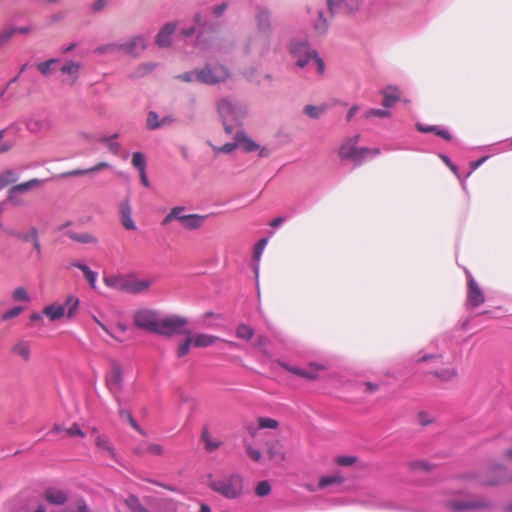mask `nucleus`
Instances as JSON below:
<instances>
[{
    "label": "nucleus",
    "mask_w": 512,
    "mask_h": 512,
    "mask_svg": "<svg viewBox=\"0 0 512 512\" xmlns=\"http://www.w3.org/2000/svg\"><path fill=\"white\" fill-rule=\"evenodd\" d=\"M211 489L227 499H236L243 494L244 482L239 474H230L210 481Z\"/></svg>",
    "instance_id": "obj_1"
},
{
    "label": "nucleus",
    "mask_w": 512,
    "mask_h": 512,
    "mask_svg": "<svg viewBox=\"0 0 512 512\" xmlns=\"http://www.w3.org/2000/svg\"><path fill=\"white\" fill-rule=\"evenodd\" d=\"M184 211V206L173 207L163 219L162 224L167 225L177 220L183 229L193 231L200 229L208 217L207 215L200 214H184Z\"/></svg>",
    "instance_id": "obj_2"
},
{
    "label": "nucleus",
    "mask_w": 512,
    "mask_h": 512,
    "mask_svg": "<svg viewBox=\"0 0 512 512\" xmlns=\"http://www.w3.org/2000/svg\"><path fill=\"white\" fill-rule=\"evenodd\" d=\"M218 112L226 133L231 134L234 127L240 124L246 111L242 106L236 105L229 100H221L218 104Z\"/></svg>",
    "instance_id": "obj_3"
},
{
    "label": "nucleus",
    "mask_w": 512,
    "mask_h": 512,
    "mask_svg": "<svg viewBox=\"0 0 512 512\" xmlns=\"http://www.w3.org/2000/svg\"><path fill=\"white\" fill-rule=\"evenodd\" d=\"M290 53L296 61V65L304 68L310 61H314L317 71L322 74L325 69L323 60L318 57L317 52L312 50L306 42H293L290 45Z\"/></svg>",
    "instance_id": "obj_4"
},
{
    "label": "nucleus",
    "mask_w": 512,
    "mask_h": 512,
    "mask_svg": "<svg viewBox=\"0 0 512 512\" xmlns=\"http://www.w3.org/2000/svg\"><path fill=\"white\" fill-rule=\"evenodd\" d=\"M479 482L485 486H498L512 483V476L507 477V467L502 463H495L484 471Z\"/></svg>",
    "instance_id": "obj_5"
},
{
    "label": "nucleus",
    "mask_w": 512,
    "mask_h": 512,
    "mask_svg": "<svg viewBox=\"0 0 512 512\" xmlns=\"http://www.w3.org/2000/svg\"><path fill=\"white\" fill-rule=\"evenodd\" d=\"M359 135L348 138L339 148L338 156L342 160H352L356 165H360L366 157L367 150L358 148Z\"/></svg>",
    "instance_id": "obj_6"
},
{
    "label": "nucleus",
    "mask_w": 512,
    "mask_h": 512,
    "mask_svg": "<svg viewBox=\"0 0 512 512\" xmlns=\"http://www.w3.org/2000/svg\"><path fill=\"white\" fill-rule=\"evenodd\" d=\"M229 77L228 70L222 65H206L197 70V80L204 84H216L225 81Z\"/></svg>",
    "instance_id": "obj_7"
},
{
    "label": "nucleus",
    "mask_w": 512,
    "mask_h": 512,
    "mask_svg": "<svg viewBox=\"0 0 512 512\" xmlns=\"http://www.w3.org/2000/svg\"><path fill=\"white\" fill-rule=\"evenodd\" d=\"M90 433L94 437V444L97 451L106 458L113 461H117V454L114 445L112 444L109 437L105 434H101L97 427H91Z\"/></svg>",
    "instance_id": "obj_8"
},
{
    "label": "nucleus",
    "mask_w": 512,
    "mask_h": 512,
    "mask_svg": "<svg viewBox=\"0 0 512 512\" xmlns=\"http://www.w3.org/2000/svg\"><path fill=\"white\" fill-rule=\"evenodd\" d=\"M187 324V319L180 316H170L166 318H159L157 324L156 334L163 336H172L180 332V330Z\"/></svg>",
    "instance_id": "obj_9"
},
{
    "label": "nucleus",
    "mask_w": 512,
    "mask_h": 512,
    "mask_svg": "<svg viewBox=\"0 0 512 512\" xmlns=\"http://www.w3.org/2000/svg\"><path fill=\"white\" fill-rule=\"evenodd\" d=\"M159 316L156 311L141 309L134 314V324L140 329L155 333Z\"/></svg>",
    "instance_id": "obj_10"
},
{
    "label": "nucleus",
    "mask_w": 512,
    "mask_h": 512,
    "mask_svg": "<svg viewBox=\"0 0 512 512\" xmlns=\"http://www.w3.org/2000/svg\"><path fill=\"white\" fill-rule=\"evenodd\" d=\"M467 276L466 306L468 309H474L485 302V295L475 279L470 274Z\"/></svg>",
    "instance_id": "obj_11"
},
{
    "label": "nucleus",
    "mask_w": 512,
    "mask_h": 512,
    "mask_svg": "<svg viewBox=\"0 0 512 512\" xmlns=\"http://www.w3.org/2000/svg\"><path fill=\"white\" fill-rule=\"evenodd\" d=\"M363 0H339L334 2L333 0H327V6L331 16L336 13L351 14L359 10Z\"/></svg>",
    "instance_id": "obj_12"
},
{
    "label": "nucleus",
    "mask_w": 512,
    "mask_h": 512,
    "mask_svg": "<svg viewBox=\"0 0 512 512\" xmlns=\"http://www.w3.org/2000/svg\"><path fill=\"white\" fill-rule=\"evenodd\" d=\"M491 506L490 502L485 498H474L466 501H451L449 507L453 511L482 510Z\"/></svg>",
    "instance_id": "obj_13"
},
{
    "label": "nucleus",
    "mask_w": 512,
    "mask_h": 512,
    "mask_svg": "<svg viewBox=\"0 0 512 512\" xmlns=\"http://www.w3.org/2000/svg\"><path fill=\"white\" fill-rule=\"evenodd\" d=\"M120 220L123 227L127 230H136L135 222L132 219V209L128 199H125L120 204Z\"/></svg>",
    "instance_id": "obj_14"
},
{
    "label": "nucleus",
    "mask_w": 512,
    "mask_h": 512,
    "mask_svg": "<svg viewBox=\"0 0 512 512\" xmlns=\"http://www.w3.org/2000/svg\"><path fill=\"white\" fill-rule=\"evenodd\" d=\"M256 24L259 32H269L272 28L270 11L264 7H257L256 9Z\"/></svg>",
    "instance_id": "obj_15"
},
{
    "label": "nucleus",
    "mask_w": 512,
    "mask_h": 512,
    "mask_svg": "<svg viewBox=\"0 0 512 512\" xmlns=\"http://www.w3.org/2000/svg\"><path fill=\"white\" fill-rule=\"evenodd\" d=\"M11 352L24 362H29L31 359V344L27 340H18L11 347Z\"/></svg>",
    "instance_id": "obj_16"
},
{
    "label": "nucleus",
    "mask_w": 512,
    "mask_h": 512,
    "mask_svg": "<svg viewBox=\"0 0 512 512\" xmlns=\"http://www.w3.org/2000/svg\"><path fill=\"white\" fill-rule=\"evenodd\" d=\"M44 498L50 504L63 505L68 500V495L63 490L48 488L44 493Z\"/></svg>",
    "instance_id": "obj_17"
},
{
    "label": "nucleus",
    "mask_w": 512,
    "mask_h": 512,
    "mask_svg": "<svg viewBox=\"0 0 512 512\" xmlns=\"http://www.w3.org/2000/svg\"><path fill=\"white\" fill-rule=\"evenodd\" d=\"M191 338L193 340V347L195 348H205L221 340L218 336L205 333H199L194 335L191 333Z\"/></svg>",
    "instance_id": "obj_18"
},
{
    "label": "nucleus",
    "mask_w": 512,
    "mask_h": 512,
    "mask_svg": "<svg viewBox=\"0 0 512 512\" xmlns=\"http://www.w3.org/2000/svg\"><path fill=\"white\" fill-rule=\"evenodd\" d=\"M120 45L122 46V50L129 55H137L139 51L146 49V41L140 36L134 37L129 43Z\"/></svg>",
    "instance_id": "obj_19"
},
{
    "label": "nucleus",
    "mask_w": 512,
    "mask_h": 512,
    "mask_svg": "<svg viewBox=\"0 0 512 512\" xmlns=\"http://www.w3.org/2000/svg\"><path fill=\"white\" fill-rule=\"evenodd\" d=\"M175 30V25L168 23L163 26L156 37V43L160 47H168L171 44V36Z\"/></svg>",
    "instance_id": "obj_20"
},
{
    "label": "nucleus",
    "mask_w": 512,
    "mask_h": 512,
    "mask_svg": "<svg viewBox=\"0 0 512 512\" xmlns=\"http://www.w3.org/2000/svg\"><path fill=\"white\" fill-rule=\"evenodd\" d=\"M6 233L9 236H12L22 242H30L32 243L36 238L39 237L38 229L35 226H31L25 232H17L13 230H8Z\"/></svg>",
    "instance_id": "obj_21"
},
{
    "label": "nucleus",
    "mask_w": 512,
    "mask_h": 512,
    "mask_svg": "<svg viewBox=\"0 0 512 512\" xmlns=\"http://www.w3.org/2000/svg\"><path fill=\"white\" fill-rule=\"evenodd\" d=\"M152 285V281L149 279H140V280H128L126 287V292L132 294L142 293L150 288Z\"/></svg>",
    "instance_id": "obj_22"
},
{
    "label": "nucleus",
    "mask_w": 512,
    "mask_h": 512,
    "mask_svg": "<svg viewBox=\"0 0 512 512\" xmlns=\"http://www.w3.org/2000/svg\"><path fill=\"white\" fill-rule=\"evenodd\" d=\"M441 382H451L458 377V371L455 367H444L431 372Z\"/></svg>",
    "instance_id": "obj_23"
},
{
    "label": "nucleus",
    "mask_w": 512,
    "mask_h": 512,
    "mask_svg": "<svg viewBox=\"0 0 512 512\" xmlns=\"http://www.w3.org/2000/svg\"><path fill=\"white\" fill-rule=\"evenodd\" d=\"M201 441L204 443L205 449L209 452H213L221 446V441L213 437L207 427H204L202 430Z\"/></svg>",
    "instance_id": "obj_24"
},
{
    "label": "nucleus",
    "mask_w": 512,
    "mask_h": 512,
    "mask_svg": "<svg viewBox=\"0 0 512 512\" xmlns=\"http://www.w3.org/2000/svg\"><path fill=\"white\" fill-rule=\"evenodd\" d=\"M383 106L385 108L393 107L400 99V93L395 87H388L382 92Z\"/></svg>",
    "instance_id": "obj_25"
},
{
    "label": "nucleus",
    "mask_w": 512,
    "mask_h": 512,
    "mask_svg": "<svg viewBox=\"0 0 512 512\" xmlns=\"http://www.w3.org/2000/svg\"><path fill=\"white\" fill-rule=\"evenodd\" d=\"M122 373L121 368L117 363L112 365L110 374L107 378V384L110 389H117L121 387Z\"/></svg>",
    "instance_id": "obj_26"
},
{
    "label": "nucleus",
    "mask_w": 512,
    "mask_h": 512,
    "mask_svg": "<svg viewBox=\"0 0 512 512\" xmlns=\"http://www.w3.org/2000/svg\"><path fill=\"white\" fill-rule=\"evenodd\" d=\"M42 312L51 321H56L65 315V306L60 304L47 305Z\"/></svg>",
    "instance_id": "obj_27"
},
{
    "label": "nucleus",
    "mask_w": 512,
    "mask_h": 512,
    "mask_svg": "<svg viewBox=\"0 0 512 512\" xmlns=\"http://www.w3.org/2000/svg\"><path fill=\"white\" fill-rule=\"evenodd\" d=\"M82 65L79 62L70 61L61 67V72L68 74L72 77L71 85H74L78 79V73L81 70Z\"/></svg>",
    "instance_id": "obj_28"
},
{
    "label": "nucleus",
    "mask_w": 512,
    "mask_h": 512,
    "mask_svg": "<svg viewBox=\"0 0 512 512\" xmlns=\"http://www.w3.org/2000/svg\"><path fill=\"white\" fill-rule=\"evenodd\" d=\"M67 236L73 241H76L79 243H84V244H95L98 242V239L94 235L87 233V232L76 233L73 231H69V232H67Z\"/></svg>",
    "instance_id": "obj_29"
},
{
    "label": "nucleus",
    "mask_w": 512,
    "mask_h": 512,
    "mask_svg": "<svg viewBox=\"0 0 512 512\" xmlns=\"http://www.w3.org/2000/svg\"><path fill=\"white\" fill-rule=\"evenodd\" d=\"M109 164L107 162H100L97 165L88 168V169H76L69 172H66L63 174L64 177H70V176H81L88 173L98 172L102 169L108 168Z\"/></svg>",
    "instance_id": "obj_30"
},
{
    "label": "nucleus",
    "mask_w": 512,
    "mask_h": 512,
    "mask_svg": "<svg viewBox=\"0 0 512 512\" xmlns=\"http://www.w3.org/2000/svg\"><path fill=\"white\" fill-rule=\"evenodd\" d=\"M235 140L246 152H253L259 148V146L251 138L247 137L243 133H237Z\"/></svg>",
    "instance_id": "obj_31"
},
{
    "label": "nucleus",
    "mask_w": 512,
    "mask_h": 512,
    "mask_svg": "<svg viewBox=\"0 0 512 512\" xmlns=\"http://www.w3.org/2000/svg\"><path fill=\"white\" fill-rule=\"evenodd\" d=\"M43 183H44V180L38 179V178H33V179H30V180H28L26 182L13 185L11 187V189H13L14 191H16L18 193H21V192H25V191H28L30 189H33L35 187H38V186L42 185Z\"/></svg>",
    "instance_id": "obj_32"
},
{
    "label": "nucleus",
    "mask_w": 512,
    "mask_h": 512,
    "mask_svg": "<svg viewBox=\"0 0 512 512\" xmlns=\"http://www.w3.org/2000/svg\"><path fill=\"white\" fill-rule=\"evenodd\" d=\"M72 266L80 269L90 286L94 289L96 287L97 273L92 271L87 265L82 263H73Z\"/></svg>",
    "instance_id": "obj_33"
},
{
    "label": "nucleus",
    "mask_w": 512,
    "mask_h": 512,
    "mask_svg": "<svg viewBox=\"0 0 512 512\" xmlns=\"http://www.w3.org/2000/svg\"><path fill=\"white\" fill-rule=\"evenodd\" d=\"M19 179V175L13 170H5L0 173V189L14 184Z\"/></svg>",
    "instance_id": "obj_34"
},
{
    "label": "nucleus",
    "mask_w": 512,
    "mask_h": 512,
    "mask_svg": "<svg viewBox=\"0 0 512 512\" xmlns=\"http://www.w3.org/2000/svg\"><path fill=\"white\" fill-rule=\"evenodd\" d=\"M267 454L269 455L270 459L273 460L283 461L285 459L281 444L278 441L271 443L268 446Z\"/></svg>",
    "instance_id": "obj_35"
},
{
    "label": "nucleus",
    "mask_w": 512,
    "mask_h": 512,
    "mask_svg": "<svg viewBox=\"0 0 512 512\" xmlns=\"http://www.w3.org/2000/svg\"><path fill=\"white\" fill-rule=\"evenodd\" d=\"M164 447L157 443H148L145 445L143 449L139 451V453L143 455H154V456H162L164 455Z\"/></svg>",
    "instance_id": "obj_36"
},
{
    "label": "nucleus",
    "mask_w": 512,
    "mask_h": 512,
    "mask_svg": "<svg viewBox=\"0 0 512 512\" xmlns=\"http://www.w3.org/2000/svg\"><path fill=\"white\" fill-rule=\"evenodd\" d=\"M318 19L314 22V29L319 34H324L328 30V21L324 17V12L322 10L316 11Z\"/></svg>",
    "instance_id": "obj_37"
},
{
    "label": "nucleus",
    "mask_w": 512,
    "mask_h": 512,
    "mask_svg": "<svg viewBox=\"0 0 512 512\" xmlns=\"http://www.w3.org/2000/svg\"><path fill=\"white\" fill-rule=\"evenodd\" d=\"M344 478L341 475H327L320 478L318 486L325 488L333 484H342Z\"/></svg>",
    "instance_id": "obj_38"
},
{
    "label": "nucleus",
    "mask_w": 512,
    "mask_h": 512,
    "mask_svg": "<svg viewBox=\"0 0 512 512\" xmlns=\"http://www.w3.org/2000/svg\"><path fill=\"white\" fill-rule=\"evenodd\" d=\"M117 138L118 134L116 133L110 137L101 139V142L105 143L109 151L115 155L118 154L121 150V145L116 141Z\"/></svg>",
    "instance_id": "obj_39"
},
{
    "label": "nucleus",
    "mask_w": 512,
    "mask_h": 512,
    "mask_svg": "<svg viewBox=\"0 0 512 512\" xmlns=\"http://www.w3.org/2000/svg\"><path fill=\"white\" fill-rule=\"evenodd\" d=\"M127 281L120 277H105L104 282L107 286L126 291Z\"/></svg>",
    "instance_id": "obj_40"
},
{
    "label": "nucleus",
    "mask_w": 512,
    "mask_h": 512,
    "mask_svg": "<svg viewBox=\"0 0 512 512\" xmlns=\"http://www.w3.org/2000/svg\"><path fill=\"white\" fill-rule=\"evenodd\" d=\"M187 339L178 346L177 357L182 358L189 353L190 347L193 346V340L191 338V332L185 331Z\"/></svg>",
    "instance_id": "obj_41"
},
{
    "label": "nucleus",
    "mask_w": 512,
    "mask_h": 512,
    "mask_svg": "<svg viewBox=\"0 0 512 512\" xmlns=\"http://www.w3.org/2000/svg\"><path fill=\"white\" fill-rule=\"evenodd\" d=\"M321 370H323L322 366L310 364L308 367L304 368L303 378L307 380H316L319 378V372Z\"/></svg>",
    "instance_id": "obj_42"
},
{
    "label": "nucleus",
    "mask_w": 512,
    "mask_h": 512,
    "mask_svg": "<svg viewBox=\"0 0 512 512\" xmlns=\"http://www.w3.org/2000/svg\"><path fill=\"white\" fill-rule=\"evenodd\" d=\"M236 336L240 339L249 341L254 336V330L246 324H240L236 329Z\"/></svg>",
    "instance_id": "obj_43"
},
{
    "label": "nucleus",
    "mask_w": 512,
    "mask_h": 512,
    "mask_svg": "<svg viewBox=\"0 0 512 512\" xmlns=\"http://www.w3.org/2000/svg\"><path fill=\"white\" fill-rule=\"evenodd\" d=\"M125 504L131 512H146V509L140 503L139 499L133 495H130L125 499Z\"/></svg>",
    "instance_id": "obj_44"
},
{
    "label": "nucleus",
    "mask_w": 512,
    "mask_h": 512,
    "mask_svg": "<svg viewBox=\"0 0 512 512\" xmlns=\"http://www.w3.org/2000/svg\"><path fill=\"white\" fill-rule=\"evenodd\" d=\"M65 307L68 306V311L66 316L68 318H73L78 310L79 299L74 296H68L66 299Z\"/></svg>",
    "instance_id": "obj_45"
},
{
    "label": "nucleus",
    "mask_w": 512,
    "mask_h": 512,
    "mask_svg": "<svg viewBox=\"0 0 512 512\" xmlns=\"http://www.w3.org/2000/svg\"><path fill=\"white\" fill-rule=\"evenodd\" d=\"M121 50H122V46L120 44L111 43V44H106V45H102V46L97 47L95 49V53H97V54H111V53L119 52Z\"/></svg>",
    "instance_id": "obj_46"
},
{
    "label": "nucleus",
    "mask_w": 512,
    "mask_h": 512,
    "mask_svg": "<svg viewBox=\"0 0 512 512\" xmlns=\"http://www.w3.org/2000/svg\"><path fill=\"white\" fill-rule=\"evenodd\" d=\"M442 355L441 354H422L416 356L415 361L417 363H425L428 361H432L434 363H442Z\"/></svg>",
    "instance_id": "obj_47"
},
{
    "label": "nucleus",
    "mask_w": 512,
    "mask_h": 512,
    "mask_svg": "<svg viewBox=\"0 0 512 512\" xmlns=\"http://www.w3.org/2000/svg\"><path fill=\"white\" fill-rule=\"evenodd\" d=\"M366 119H371L373 117H379V118H389L391 116V113L388 111V109H369L367 110L364 115Z\"/></svg>",
    "instance_id": "obj_48"
},
{
    "label": "nucleus",
    "mask_w": 512,
    "mask_h": 512,
    "mask_svg": "<svg viewBox=\"0 0 512 512\" xmlns=\"http://www.w3.org/2000/svg\"><path fill=\"white\" fill-rule=\"evenodd\" d=\"M132 165L140 171L146 169V161L141 152H134L132 154Z\"/></svg>",
    "instance_id": "obj_49"
},
{
    "label": "nucleus",
    "mask_w": 512,
    "mask_h": 512,
    "mask_svg": "<svg viewBox=\"0 0 512 512\" xmlns=\"http://www.w3.org/2000/svg\"><path fill=\"white\" fill-rule=\"evenodd\" d=\"M12 298L17 302H28L30 300L29 294L24 287H17L13 291Z\"/></svg>",
    "instance_id": "obj_50"
},
{
    "label": "nucleus",
    "mask_w": 512,
    "mask_h": 512,
    "mask_svg": "<svg viewBox=\"0 0 512 512\" xmlns=\"http://www.w3.org/2000/svg\"><path fill=\"white\" fill-rule=\"evenodd\" d=\"M147 128L150 130H155L161 127L160 120L158 114L154 111H150L147 115L146 120Z\"/></svg>",
    "instance_id": "obj_51"
},
{
    "label": "nucleus",
    "mask_w": 512,
    "mask_h": 512,
    "mask_svg": "<svg viewBox=\"0 0 512 512\" xmlns=\"http://www.w3.org/2000/svg\"><path fill=\"white\" fill-rule=\"evenodd\" d=\"M7 201L11 203L13 206L25 205V201L19 196V193L11 188L8 191Z\"/></svg>",
    "instance_id": "obj_52"
},
{
    "label": "nucleus",
    "mask_w": 512,
    "mask_h": 512,
    "mask_svg": "<svg viewBox=\"0 0 512 512\" xmlns=\"http://www.w3.org/2000/svg\"><path fill=\"white\" fill-rule=\"evenodd\" d=\"M258 425L260 428H268V429H276L279 426V423L277 420L267 417H260L258 419Z\"/></svg>",
    "instance_id": "obj_53"
},
{
    "label": "nucleus",
    "mask_w": 512,
    "mask_h": 512,
    "mask_svg": "<svg viewBox=\"0 0 512 512\" xmlns=\"http://www.w3.org/2000/svg\"><path fill=\"white\" fill-rule=\"evenodd\" d=\"M271 491V485L268 481H261L255 489V493L259 497L267 496Z\"/></svg>",
    "instance_id": "obj_54"
},
{
    "label": "nucleus",
    "mask_w": 512,
    "mask_h": 512,
    "mask_svg": "<svg viewBox=\"0 0 512 512\" xmlns=\"http://www.w3.org/2000/svg\"><path fill=\"white\" fill-rule=\"evenodd\" d=\"M304 111L310 118L316 119L319 118L324 113V108L313 105H307Z\"/></svg>",
    "instance_id": "obj_55"
},
{
    "label": "nucleus",
    "mask_w": 512,
    "mask_h": 512,
    "mask_svg": "<svg viewBox=\"0 0 512 512\" xmlns=\"http://www.w3.org/2000/svg\"><path fill=\"white\" fill-rule=\"evenodd\" d=\"M267 242H268V239L267 238H262L260 239L257 244L255 245L254 247V252H253V258L256 260V261H259L260 260V257L262 255V252L264 250V248L266 247L267 245Z\"/></svg>",
    "instance_id": "obj_56"
},
{
    "label": "nucleus",
    "mask_w": 512,
    "mask_h": 512,
    "mask_svg": "<svg viewBox=\"0 0 512 512\" xmlns=\"http://www.w3.org/2000/svg\"><path fill=\"white\" fill-rule=\"evenodd\" d=\"M45 127H46V123L44 121L30 119L27 122L28 130H30L31 132H34V133L44 129Z\"/></svg>",
    "instance_id": "obj_57"
},
{
    "label": "nucleus",
    "mask_w": 512,
    "mask_h": 512,
    "mask_svg": "<svg viewBox=\"0 0 512 512\" xmlns=\"http://www.w3.org/2000/svg\"><path fill=\"white\" fill-rule=\"evenodd\" d=\"M22 311H23V308L20 306L13 307L12 309H9L5 313H3V315L1 316V319L3 321L10 320L12 318L19 316L22 313Z\"/></svg>",
    "instance_id": "obj_58"
},
{
    "label": "nucleus",
    "mask_w": 512,
    "mask_h": 512,
    "mask_svg": "<svg viewBox=\"0 0 512 512\" xmlns=\"http://www.w3.org/2000/svg\"><path fill=\"white\" fill-rule=\"evenodd\" d=\"M65 432L71 437H85V433L82 431V429L77 423H73L69 428L65 429Z\"/></svg>",
    "instance_id": "obj_59"
},
{
    "label": "nucleus",
    "mask_w": 512,
    "mask_h": 512,
    "mask_svg": "<svg viewBox=\"0 0 512 512\" xmlns=\"http://www.w3.org/2000/svg\"><path fill=\"white\" fill-rule=\"evenodd\" d=\"M57 59H50L48 61L41 62L37 65V69L43 75H48L52 64L57 63Z\"/></svg>",
    "instance_id": "obj_60"
},
{
    "label": "nucleus",
    "mask_w": 512,
    "mask_h": 512,
    "mask_svg": "<svg viewBox=\"0 0 512 512\" xmlns=\"http://www.w3.org/2000/svg\"><path fill=\"white\" fill-rule=\"evenodd\" d=\"M356 462V457L354 456H339L336 459V463L340 466H352Z\"/></svg>",
    "instance_id": "obj_61"
},
{
    "label": "nucleus",
    "mask_w": 512,
    "mask_h": 512,
    "mask_svg": "<svg viewBox=\"0 0 512 512\" xmlns=\"http://www.w3.org/2000/svg\"><path fill=\"white\" fill-rule=\"evenodd\" d=\"M246 452L248 456L255 462H259L262 458V454L258 449L253 448L251 445H247Z\"/></svg>",
    "instance_id": "obj_62"
},
{
    "label": "nucleus",
    "mask_w": 512,
    "mask_h": 512,
    "mask_svg": "<svg viewBox=\"0 0 512 512\" xmlns=\"http://www.w3.org/2000/svg\"><path fill=\"white\" fill-rule=\"evenodd\" d=\"M237 146H239V144L236 141L235 143H226L225 145H223L221 147H214V150L216 152H221V153H231L232 151H234L236 149Z\"/></svg>",
    "instance_id": "obj_63"
},
{
    "label": "nucleus",
    "mask_w": 512,
    "mask_h": 512,
    "mask_svg": "<svg viewBox=\"0 0 512 512\" xmlns=\"http://www.w3.org/2000/svg\"><path fill=\"white\" fill-rule=\"evenodd\" d=\"M15 29H4L0 32V47L14 35Z\"/></svg>",
    "instance_id": "obj_64"
}]
</instances>
